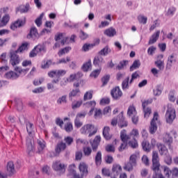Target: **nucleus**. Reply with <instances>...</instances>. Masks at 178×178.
I'll return each instance as SVG.
<instances>
[{
    "instance_id": "f257e3e1",
    "label": "nucleus",
    "mask_w": 178,
    "mask_h": 178,
    "mask_svg": "<svg viewBox=\"0 0 178 178\" xmlns=\"http://www.w3.org/2000/svg\"><path fill=\"white\" fill-rule=\"evenodd\" d=\"M138 158L139 154L135 153L131 154V156L129 157V161L124 163L122 169H124L126 172H131L134 169V167L136 166L137 159H138Z\"/></svg>"
},
{
    "instance_id": "f03ea898",
    "label": "nucleus",
    "mask_w": 178,
    "mask_h": 178,
    "mask_svg": "<svg viewBox=\"0 0 178 178\" xmlns=\"http://www.w3.org/2000/svg\"><path fill=\"white\" fill-rule=\"evenodd\" d=\"M120 140L122 143H121L120 147H118V152H122L124 150L127 149L129 145L127 143V141L130 140V136H127L126 129H122L121 131Z\"/></svg>"
},
{
    "instance_id": "7ed1b4c3",
    "label": "nucleus",
    "mask_w": 178,
    "mask_h": 178,
    "mask_svg": "<svg viewBox=\"0 0 178 178\" xmlns=\"http://www.w3.org/2000/svg\"><path fill=\"white\" fill-rule=\"evenodd\" d=\"M161 122L159 121V115L158 112H155L153 114V118L151 121V125L149 126V131L151 134H154L156 131H157L158 126L157 124H160Z\"/></svg>"
},
{
    "instance_id": "20e7f679",
    "label": "nucleus",
    "mask_w": 178,
    "mask_h": 178,
    "mask_svg": "<svg viewBox=\"0 0 178 178\" xmlns=\"http://www.w3.org/2000/svg\"><path fill=\"white\" fill-rule=\"evenodd\" d=\"M152 170L156 174L161 172V163H159V156L157 152H152Z\"/></svg>"
},
{
    "instance_id": "39448f33",
    "label": "nucleus",
    "mask_w": 178,
    "mask_h": 178,
    "mask_svg": "<svg viewBox=\"0 0 178 178\" xmlns=\"http://www.w3.org/2000/svg\"><path fill=\"white\" fill-rule=\"evenodd\" d=\"M97 129L92 124H87L80 129L81 134H89V137H92L97 134Z\"/></svg>"
},
{
    "instance_id": "423d86ee",
    "label": "nucleus",
    "mask_w": 178,
    "mask_h": 178,
    "mask_svg": "<svg viewBox=\"0 0 178 178\" xmlns=\"http://www.w3.org/2000/svg\"><path fill=\"white\" fill-rule=\"evenodd\" d=\"M163 172L167 178H178V167L170 169V167L163 166Z\"/></svg>"
},
{
    "instance_id": "0eeeda50",
    "label": "nucleus",
    "mask_w": 178,
    "mask_h": 178,
    "mask_svg": "<svg viewBox=\"0 0 178 178\" xmlns=\"http://www.w3.org/2000/svg\"><path fill=\"white\" fill-rule=\"evenodd\" d=\"M67 165L60 161H56L52 164V169L60 175L64 174L66 171Z\"/></svg>"
},
{
    "instance_id": "6e6552de",
    "label": "nucleus",
    "mask_w": 178,
    "mask_h": 178,
    "mask_svg": "<svg viewBox=\"0 0 178 178\" xmlns=\"http://www.w3.org/2000/svg\"><path fill=\"white\" fill-rule=\"evenodd\" d=\"M177 115L175 113V110L172 108H168L166 114L165 115V118L166 119V122L168 124H171L173 123Z\"/></svg>"
},
{
    "instance_id": "1a4fd4ad",
    "label": "nucleus",
    "mask_w": 178,
    "mask_h": 178,
    "mask_svg": "<svg viewBox=\"0 0 178 178\" xmlns=\"http://www.w3.org/2000/svg\"><path fill=\"white\" fill-rule=\"evenodd\" d=\"M111 96L113 99L118 100L123 96L122 90H121L119 86H116L111 90Z\"/></svg>"
},
{
    "instance_id": "9d476101",
    "label": "nucleus",
    "mask_w": 178,
    "mask_h": 178,
    "mask_svg": "<svg viewBox=\"0 0 178 178\" xmlns=\"http://www.w3.org/2000/svg\"><path fill=\"white\" fill-rule=\"evenodd\" d=\"M67 72L65 70H51L48 72V76L51 78L57 77L59 79V77H62L66 74Z\"/></svg>"
},
{
    "instance_id": "9b49d317",
    "label": "nucleus",
    "mask_w": 178,
    "mask_h": 178,
    "mask_svg": "<svg viewBox=\"0 0 178 178\" xmlns=\"http://www.w3.org/2000/svg\"><path fill=\"white\" fill-rule=\"evenodd\" d=\"M152 145H150L149 142H147V140H144L142 142V148L145 152H150L151 149H153L155 147V139H152Z\"/></svg>"
},
{
    "instance_id": "f8f14e48",
    "label": "nucleus",
    "mask_w": 178,
    "mask_h": 178,
    "mask_svg": "<svg viewBox=\"0 0 178 178\" xmlns=\"http://www.w3.org/2000/svg\"><path fill=\"white\" fill-rule=\"evenodd\" d=\"M26 18L24 19H18L17 21L13 22L10 26V29L15 31L17 29L23 27L26 24Z\"/></svg>"
},
{
    "instance_id": "ddd939ff",
    "label": "nucleus",
    "mask_w": 178,
    "mask_h": 178,
    "mask_svg": "<svg viewBox=\"0 0 178 178\" xmlns=\"http://www.w3.org/2000/svg\"><path fill=\"white\" fill-rule=\"evenodd\" d=\"M67 146V145L63 141H60L58 143H57L55 147L54 156H58L62 152L66 149Z\"/></svg>"
},
{
    "instance_id": "4468645a",
    "label": "nucleus",
    "mask_w": 178,
    "mask_h": 178,
    "mask_svg": "<svg viewBox=\"0 0 178 178\" xmlns=\"http://www.w3.org/2000/svg\"><path fill=\"white\" fill-rule=\"evenodd\" d=\"M20 63L19 56L15 52H10V64L15 67L17 65H19Z\"/></svg>"
},
{
    "instance_id": "2eb2a0df",
    "label": "nucleus",
    "mask_w": 178,
    "mask_h": 178,
    "mask_svg": "<svg viewBox=\"0 0 178 178\" xmlns=\"http://www.w3.org/2000/svg\"><path fill=\"white\" fill-rule=\"evenodd\" d=\"M101 142V136H97L95 137L93 141L90 142V145L92 147V150L93 152H97L98 146H99Z\"/></svg>"
},
{
    "instance_id": "dca6fc26",
    "label": "nucleus",
    "mask_w": 178,
    "mask_h": 178,
    "mask_svg": "<svg viewBox=\"0 0 178 178\" xmlns=\"http://www.w3.org/2000/svg\"><path fill=\"white\" fill-rule=\"evenodd\" d=\"M118 127L120 128L127 127L128 125L127 122L126 120H124V118L123 116V111H122L120 115H118Z\"/></svg>"
},
{
    "instance_id": "f3484780",
    "label": "nucleus",
    "mask_w": 178,
    "mask_h": 178,
    "mask_svg": "<svg viewBox=\"0 0 178 178\" xmlns=\"http://www.w3.org/2000/svg\"><path fill=\"white\" fill-rule=\"evenodd\" d=\"M160 35H161V31H156L154 33H153L151 38H149L148 44L151 45L156 42L159 38Z\"/></svg>"
},
{
    "instance_id": "a211bd4d",
    "label": "nucleus",
    "mask_w": 178,
    "mask_h": 178,
    "mask_svg": "<svg viewBox=\"0 0 178 178\" xmlns=\"http://www.w3.org/2000/svg\"><path fill=\"white\" fill-rule=\"evenodd\" d=\"M102 134L106 140H110L113 137V135L111 134V128H109L108 126L104 127Z\"/></svg>"
},
{
    "instance_id": "6ab92c4d",
    "label": "nucleus",
    "mask_w": 178,
    "mask_h": 178,
    "mask_svg": "<svg viewBox=\"0 0 178 178\" xmlns=\"http://www.w3.org/2000/svg\"><path fill=\"white\" fill-rule=\"evenodd\" d=\"M30 45V43L28 42H24V43H22L21 46L18 47V49L15 51H12L13 53H23L24 51H28L29 46Z\"/></svg>"
},
{
    "instance_id": "aec40b11",
    "label": "nucleus",
    "mask_w": 178,
    "mask_h": 178,
    "mask_svg": "<svg viewBox=\"0 0 178 178\" xmlns=\"http://www.w3.org/2000/svg\"><path fill=\"white\" fill-rule=\"evenodd\" d=\"M79 172L83 174L88 175V165L85 162H81L79 165Z\"/></svg>"
},
{
    "instance_id": "412c9836",
    "label": "nucleus",
    "mask_w": 178,
    "mask_h": 178,
    "mask_svg": "<svg viewBox=\"0 0 178 178\" xmlns=\"http://www.w3.org/2000/svg\"><path fill=\"white\" fill-rule=\"evenodd\" d=\"M163 141L166 144L170 149H171V144L173 143V138L170 134H166L163 136Z\"/></svg>"
},
{
    "instance_id": "4be33fe9",
    "label": "nucleus",
    "mask_w": 178,
    "mask_h": 178,
    "mask_svg": "<svg viewBox=\"0 0 178 178\" xmlns=\"http://www.w3.org/2000/svg\"><path fill=\"white\" fill-rule=\"evenodd\" d=\"M28 38H32V39H37L39 38V33L38 31V29H36L35 27H32L31 29V31H29V33L27 36Z\"/></svg>"
},
{
    "instance_id": "5701e85b",
    "label": "nucleus",
    "mask_w": 178,
    "mask_h": 178,
    "mask_svg": "<svg viewBox=\"0 0 178 178\" xmlns=\"http://www.w3.org/2000/svg\"><path fill=\"white\" fill-rule=\"evenodd\" d=\"M104 63V58L102 56H95L93 60V65L95 67H100Z\"/></svg>"
},
{
    "instance_id": "b1692460",
    "label": "nucleus",
    "mask_w": 178,
    "mask_h": 178,
    "mask_svg": "<svg viewBox=\"0 0 178 178\" xmlns=\"http://www.w3.org/2000/svg\"><path fill=\"white\" fill-rule=\"evenodd\" d=\"M6 170L10 176H13L15 173V164L13 161H9L6 165Z\"/></svg>"
},
{
    "instance_id": "393cba45",
    "label": "nucleus",
    "mask_w": 178,
    "mask_h": 178,
    "mask_svg": "<svg viewBox=\"0 0 178 178\" xmlns=\"http://www.w3.org/2000/svg\"><path fill=\"white\" fill-rule=\"evenodd\" d=\"M126 144L128 145V147L132 149H136L138 147V142L135 138H134L132 140L129 139L126 142Z\"/></svg>"
},
{
    "instance_id": "a878e982",
    "label": "nucleus",
    "mask_w": 178,
    "mask_h": 178,
    "mask_svg": "<svg viewBox=\"0 0 178 178\" xmlns=\"http://www.w3.org/2000/svg\"><path fill=\"white\" fill-rule=\"evenodd\" d=\"M157 149H159L161 156H165L168 154V149L165 145L159 144L157 145Z\"/></svg>"
},
{
    "instance_id": "bb28decb",
    "label": "nucleus",
    "mask_w": 178,
    "mask_h": 178,
    "mask_svg": "<svg viewBox=\"0 0 178 178\" xmlns=\"http://www.w3.org/2000/svg\"><path fill=\"white\" fill-rule=\"evenodd\" d=\"M30 10V4L26 3L25 6L21 5L17 8V12H20L21 14L26 13Z\"/></svg>"
},
{
    "instance_id": "cd10ccee",
    "label": "nucleus",
    "mask_w": 178,
    "mask_h": 178,
    "mask_svg": "<svg viewBox=\"0 0 178 178\" xmlns=\"http://www.w3.org/2000/svg\"><path fill=\"white\" fill-rule=\"evenodd\" d=\"M137 115V111L135 106L134 104L130 105L127 111V115H128L129 117H131L132 115Z\"/></svg>"
},
{
    "instance_id": "c85d7f7f",
    "label": "nucleus",
    "mask_w": 178,
    "mask_h": 178,
    "mask_svg": "<svg viewBox=\"0 0 178 178\" xmlns=\"http://www.w3.org/2000/svg\"><path fill=\"white\" fill-rule=\"evenodd\" d=\"M5 77L8 79L15 80V79H18L19 75L16 72H14L13 71H10L9 72L6 73Z\"/></svg>"
},
{
    "instance_id": "c756f323",
    "label": "nucleus",
    "mask_w": 178,
    "mask_h": 178,
    "mask_svg": "<svg viewBox=\"0 0 178 178\" xmlns=\"http://www.w3.org/2000/svg\"><path fill=\"white\" fill-rule=\"evenodd\" d=\"M81 69L83 72H88L92 70V60L89 59L87 63H83Z\"/></svg>"
},
{
    "instance_id": "7c9ffc66",
    "label": "nucleus",
    "mask_w": 178,
    "mask_h": 178,
    "mask_svg": "<svg viewBox=\"0 0 178 178\" xmlns=\"http://www.w3.org/2000/svg\"><path fill=\"white\" fill-rule=\"evenodd\" d=\"M130 77L127 76V78L124 79V81L122 82V90H128L129 88V84H130Z\"/></svg>"
},
{
    "instance_id": "2f4dec72",
    "label": "nucleus",
    "mask_w": 178,
    "mask_h": 178,
    "mask_svg": "<svg viewBox=\"0 0 178 178\" xmlns=\"http://www.w3.org/2000/svg\"><path fill=\"white\" fill-rule=\"evenodd\" d=\"M64 131H65L67 133H70L71 131H73L74 127L72 122H68L65 124H64V127L63 126V129Z\"/></svg>"
},
{
    "instance_id": "473e14b6",
    "label": "nucleus",
    "mask_w": 178,
    "mask_h": 178,
    "mask_svg": "<svg viewBox=\"0 0 178 178\" xmlns=\"http://www.w3.org/2000/svg\"><path fill=\"white\" fill-rule=\"evenodd\" d=\"M112 172L116 175H119V173L122 172V167L120 164H113L112 167Z\"/></svg>"
},
{
    "instance_id": "72a5a7b5",
    "label": "nucleus",
    "mask_w": 178,
    "mask_h": 178,
    "mask_svg": "<svg viewBox=\"0 0 178 178\" xmlns=\"http://www.w3.org/2000/svg\"><path fill=\"white\" fill-rule=\"evenodd\" d=\"M104 35L108 37H114L116 35V31L113 28H108L104 31Z\"/></svg>"
},
{
    "instance_id": "f704fd0d",
    "label": "nucleus",
    "mask_w": 178,
    "mask_h": 178,
    "mask_svg": "<svg viewBox=\"0 0 178 178\" xmlns=\"http://www.w3.org/2000/svg\"><path fill=\"white\" fill-rule=\"evenodd\" d=\"M140 66V60L136 59L135 60V61H134L132 65L130 66L129 71L130 72L135 71L136 70L138 69Z\"/></svg>"
},
{
    "instance_id": "c9c22d12",
    "label": "nucleus",
    "mask_w": 178,
    "mask_h": 178,
    "mask_svg": "<svg viewBox=\"0 0 178 178\" xmlns=\"http://www.w3.org/2000/svg\"><path fill=\"white\" fill-rule=\"evenodd\" d=\"M95 165L97 166H100L102 164V152H97V154L95 155Z\"/></svg>"
},
{
    "instance_id": "e433bc0d",
    "label": "nucleus",
    "mask_w": 178,
    "mask_h": 178,
    "mask_svg": "<svg viewBox=\"0 0 178 178\" xmlns=\"http://www.w3.org/2000/svg\"><path fill=\"white\" fill-rule=\"evenodd\" d=\"M142 110L143 111L144 118H149L152 113V108L150 107H142Z\"/></svg>"
},
{
    "instance_id": "4c0bfd02",
    "label": "nucleus",
    "mask_w": 178,
    "mask_h": 178,
    "mask_svg": "<svg viewBox=\"0 0 178 178\" xmlns=\"http://www.w3.org/2000/svg\"><path fill=\"white\" fill-rule=\"evenodd\" d=\"M127 136L129 137V140H131V137H133V138L139 137L138 129H132L131 131L129 132V134L127 135Z\"/></svg>"
},
{
    "instance_id": "58836bf2",
    "label": "nucleus",
    "mask_w": 178,
    "mask_h": 178,
    "mask_svg": "<svg viewBox=\"0 0 178 178\" xmlns=\"http://www.w3.org/2000/svg\"><path fill=\"white\" fill-rule=\"evenodd\" d=\"M155 65L160 71H162L165 68V62L161 60H157L155 61Z\"/></svg>"
},
{
    "instance_id": "ea45409f",
    "label": "nucleus",
    "mask_w": 178,
    "mask_h": 178,
    "mask_svg": "<svg viewBox=\"0 0 178 178\" xmlns=\"http://www.w3.org/2000/svg\"><path fill=\"white\" fill-rule=\"evenodd\" d=\"M83 152L86 156H90L92 154V149L88 146L83 147Z\"/></svg>"
},
{
    "instance_id": "a19ab883",
    "label": "nucleus",
    "mask_w": 178,
    "mask_h": 178,
    "mask_svg": "<svg viewBox=\"0 0 178 178\" xmlns=\"http://www.w3.org/2000/svg\"><path fill=\"white\" fill-rule=\"evenodd\" d=\"M76 165L75 164H71L70 167H68V175L67 177H70V175L76 174Z\"/></svg>"
},
{
    "instance_id": "79ce46f5",
    "label": "nucleus",
    "mask_w": 178,
    "mask_h": 178,
    "mask_svg": "<svg viewBox=\"0 0 178 178\" xmlns=\"http://www.w3.org/2000/svg\"><path fill=\"white\" fill-rule=\"evenodd\" d=\"M33 49H35V51L38 53L46 52V47L43 44H38L37 46L33 47Z\"/></svg>"
},
{
    "instance_id": "37998d69",
    "label": "nucleus",
    "mask_w": 178,
    "mask_h": 178,
    "mask_svg": "<svg viewBox=\"0 0 178 178\" xmlns=\"http://www.w3.org/2000/svg\"><path fill=\"white\" fill-rule=\"evenodd\" d=\"M82 76V73L81 72H77V74H71L70 76V78H67L66 80L67 81L72 82L74 80H76L77 76Z\"/></svg>"
},
{
    "instance_id": "c03bdc74",
    "label": "nucleus",
    "mask_w": 178,
    "mask_h": 178,
    "mask_svg": "<svg viewBox=\"0 0 178 178\" xmlns=\"http://www.w3.org/2000/svg\"><path fill=\"white\" fill-rule=\"evenodd\" d=\"M64 143L67 146H70L74 142V138L70 136L64 137Z\"/></svg>"
},
{
    "instance_id": "a18cd8bd",
    "label": "nucleus",
    "mask_w": 178,
    "mask_h": 178,
    "mask_svg": "<svg viewBox=\"0 0 178 178\" xmlns=\"http://www.w3.org/2000/svg\"><path fill=\"white\" fill-rule=\"evenodd\" d=\"M128 61L126 60H122L120 63L117 65L116 69L118 71L122 70L124 67L127 66Z\"/></svg>"
},
{
    "instance_id": "49530a36",
    "label": "nucleus",
    "mask_w": 178,
    "mask_h": 178,
    "mask_svg": "<svg viewBox=\"0 0 178 178\" xmlns=\"http://www.w3.org/2000/svg\"><path fill=\"white\" fill-rule=\"evenodd\" d=\"M93 90H89L83 95V101H87L92 99Z\"/></svg>"
},
{
    "instance_id": "de8ad7c7",
    "label": "nucleus",
    "mask_w": 178,
    "mask_h": 178,
    "mask_svg": "<svg viewBox=\"0 0 178 178\" xmlns=\"http://www.w3.org/2000/svg\"><path fill=\"white\" fill-rule=\"evenodd\" d=\"M9 20H10V17H9L8 15H6L4 16H3L2 19H1V26H5L7 25V24L8 23Z\"/></svg>"
},
{
    "instance_id": "09e8293b",
    "label": "nucleus",
    "mask_w": 178,
    "mask_h": 178,
    "mask_svg": "<svg viewBox=\"0 0 178 178\" xmlns=\"http://www.w3.org/2000/svg\"><path fill=\"white\" fill-rule=\"evenodd\" d=\"M53 62L51 60H47V61H43L42 64H41V68L43 70L49 68V67L52 65Z\"/></svg>"
},
{
    "instance_id": "8fccbe9b",
    "label": "nucleus",
    "mask_w": 178,
    "mask_h": 178,
    "mask_svg": "<svg viewBox=\"0 0 178 178\" xmlns=\"http://www.w3.org/2000/svg\"><path fill=\"white\" fill-rule=\"evenodd\" d=\"M173 62H175V60L174 59V55L172 54L168 58L167 68L170 69L172 65L173 64Z\"/></svg>"
},
{
    "instance_id": "3c124183",
    "label": "nucleus",
    "mask_w": 178,
    "mask_h": 178,
    "mask_svg": "<svg viewBox=\"0 0 178 178\" xmlns=\"http://www.w3.org/2000/svg\"><path fill=\"white\" fill-rule=\"evenodd\" d=\"M38 145L39 146V149L43 150L46 147V142L43 139H38Z\"/></svg>"
},
{
    "instance_id": "603ef678",
    "label": "nucleus",
    "mask_w": 178,
    "mask_h": 178,
    "mask_svg": "<svg viewBox=\"0 0 178 178\" xmlns=\"http://www.w3.org/2000/svg\"><path fill=\"white\" fill-rule=\"evenodd\" d=\"M109 52H111V50L108 49V47H105L103 48L100 51H99L98 54L99 56H107Z\"/></svg>"
},
{
    "instance_id": "864d4df0",
    "label": "nucleus",
    "mask_w": 178,
    "mask_h": 178,
    "mask_svg": "<svg viewBox=\"0 0 178 178\" xmlns=\"http://www.w3.org/2000/svg\"><path fill=\"white\" fill-rule=\"evenodd\" d=\"M105 150L106 151V152L108 153H115V147L113 145H106V147H105Z\"/></svg>"
},
{
    "instance_id": "5fc2aeb1",
    "label": "nucleus",
    "mask_w": 178,
    "mask_h": 178,
    "mask_svg": "<svg viewBox=\"0 0 178 178\" xmlns=\"http://www.w3.org/2000/svg\"><path fill=\"white\" fill-rule=\"evenodd\" d=\"M162 93V90L160 86H157L154 90H153V95L155 97L161 96Z\"/></svg>"
},
{
    "instance_id": "6e6d98bb",
    "label": "nucleus",
    "mask_w": 178,
    "mask_h": 178,
    "mask_svg": "<svg viewBox=\"0 0 178 178\" xmlns=\"http://www.w3.org/2000/svg\"><path fill=\"white\" fill-rule=\"evenodd\" d=\"M59 82V79L57 78L56 79H53L51 83H47V89L48 90H51L54 88V84H58Z\"/></svg>"
},
{
    "instance_id": "4d7b16f0",
    "label": "nucleus",
    "mask_w": 178,
    "mask_h": 178,
    "mask_svg": "<svg viewBox=\"0 0 178 178\" xmlns=\"http://www.w3.org/2000/svg\"><path fill=\"white\" fill-rule=\"evenodd\" d=\"M16 102V108L17 109L18 111H22L23 110V103L22 99H16L15 100Z\"/></svg>"
},
{
    "instance_id": "13d9d810",
    "label": "nucleus",
    "mask_w": 178,
    "mask_h": 178,
    "mask_svg": "<svg viewBox=\"0 0 178 178\" xmlns=\"http://www.w3.org/2000/svg\"><path fill=\"white\" fill-rule=\"evenodd\" d=\"M57 104H66L67 102V95H63L62 97H59L58 99L56 101Z\"/></svg>"
},
{
    "instance_id": "bf43d9fd",
    "label": "nucleus",
    "mask_w": 178,
    "mask_h": 178,
    "mask_svg": "<svg viewBox=\"0 0 178 178\" xmlns=\"http://www.w3.org/2000/svg\"><path fill=\"white\" fill-rule=\"evenodd\" d=\"M15 71L19 74H26L28 72L30 71V69H22L19 67H17Z\"/></svg>"
},
{
    "instance_id": "052dcab7",
    "label": "nucleus",
    "mask_w": 178,
    "mask_h": 178,
    "mask_svg": "<svg viewBox=\"0 0 178 178\" xmlns=\"http://www.w3.org/2000/svg\"><path fill=\"white\" fill-rule=\"evenodd\" d=\"M43 17H44V13H41L40 17L35 19V22L38 27H41L42 24Z\"/></svg>"
},
{
    "instance_id": "680f3d73",
    "label": "nucleus",
    "mask_w": 178,
    "mask_h": 178,
    "mask_svg": "<svg viewBox=\"0 0 178 178\" xmlns=\"http://www.w3.org/2000/svg\"><path fill=\"white\" fill-rule=\"evenodd\" d=\"M0 62L4 65L8 63L7 53H2V54L0 56Z\"/></svg>"
},
{
    "instance_id": "e2e57ef3",
    "label": "nucleus",
    "mask_w": 178,
    "mask_h": 178,
    "mask_svg": "<svg viewBox=\"0 0 178 178\" xmlns=\"http://www.w3.org/2000/svg\"><path fill=\"white\" fill-rule=\"evenodd\" d=\"M83 102L82 100L74 102L72 103V109H77L81 106Z\"/></svg>"
},
{
    "instance_id": "0e129e2a",
    "label": "nucleus",
    "mask_w": 178,
    "mask_h": 178,
    "mask_svg": "<svg viewBox=\"0 0 178 178\" xmlns=\"http://www.w3.org/2000/svg\"><path fill=\"white\" fill-rule=\"evenodd\" d=\"M139 77H140L139 71H136L132 73L131 79H130L129 81V84H132L133 81L136 80L137 78H139Z\"/></svg>"
},
{
    "instance_id": "69168bd1",
    "label": "nucleus",
    "mask_w": 178,
    "mask_h": 178,
    "mask_svg": "<svg viewBox=\"0 0 178 178\" xmlns=\"http://www.w3.org/2000/svg\"><path fill=\"white\" fill-rule=\"evenodd\" d=\"M70 50H71V47H67L59 51L58 56H61L68 53Z\"/></svg>"
},
{
    "instance_id": "338daca9",
    "label": "nucleus",
    "mask_w": 178,
    "mask_h": 178,
    "mask_svg": "<svg viewBox=\"0 0 178 178\" xmlns=\"http://www.w3.org/2000/svg\"><path fill=\"white\" fill-rule=\"evenodd\" d=\"M33 126V125L31 122H26V129H27V131H28L29 134H32Z\"/></svg>"
},
{
    "instance_id": "774afa93",
    "label": "nucleus",
    "mask_w": 178,
    "mask_h": 178,
    "mask_svg": "<svg viewBox=\"0 0 178 178\" xmlns=\"http://www.w3.org/2000/svg\"><path fill=\"white\" fill-rule=\"evenodd\" d=\"M84 176H86V175L81 173V175L78 173H74L70 175V177H68L70 178H84Z\"/></svg>"
}]
</instances>
